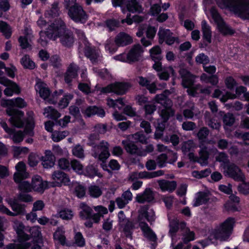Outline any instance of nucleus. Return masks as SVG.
I'll return each instance as SVG.
<instances>
[{"mask_svg":"<svg viewBox=\"0 0 249 249\" xmlns=\"http://www.w3.org/2000/svg\"><path fill=\"white\" fill-rule=\"evenodd\" d=\"M43 166L45 168H49L54 165L55 158L50 150H46L45 155L41 157Z\"/></svg>","mask_w":249,"mask_h":249,"instance_id":"b1692460","label":"nucleus"},{"mask_svg":"<svg viewBox=\"0 0 249 249\" xmlns=\"http://www.w3.org/2000/svg\"><path fill=\"white\" fill-rule=\"evenodd\" d=\"M8 82H6L5 84H1L6 87L3 91L4 95L10 97L14 94H18L20 92L19 87L15 82L9 79H8Z\"/></svg>","mask_w":249,"mask_h":249,"instance_id":"4be33fe9","label":"nucleus"},{"mask_svg":"<svg viewBox=\"0 0 249 249\" xmlns=\"http://www.w3.org/2000/svg\"><path fill=\"white\" fill-rule=\"evenodd\" d=\"M171 155L173 156V159L168 160L167 155L164 154H161L158 156L156 159V163L158 166L160 168H163L166 166L167 163L174 164L178 159L177 153L171 152Z\"/></svg>","mask_w":249,"mask_h":249,"instance_id":"412c9836","label":"nucleus"},{"mask_svg":"<svg viewBox=\"0 0 249 249\" xmlns=\"http://www.w3.org/2000/svg\"><path fill=\"white\" fill-rule=\"evenodd\" d=\"M179 73L182 78V86L185 88H188L187 92L189 95L195 96L198 90V87L194 86V76L184 69H181Z\"/></svg>","mask_w":249,"mask_h":249,"instance_id":"4468645a","label":"nucleus"},{"mask_svg":"<svg viewBox=\"0 0 249 249\" xmlns=\"http://www.w3.org/2000/svg\"><path fill=\"white\" fill-rule=\"evenodd\" d=\"M74 244L78 247H84L85 245V240L80 232H76L74 231Z\"/></svg>","mask_w":249,"mask_h":249,"instance_id":"680f3d73","label":"nucleus"},{"mask_svg":"<svg viewBox=\"0 0 249 249\" xmlns=\"http://www.w3.org/2000/svg\"><path fill=\"white\" fill-rule=\"evenodd\" d=\"M160 43L164 41L168 45H172L176 41V38L172 36V33L169 29L160 28L158 32Z\"/></svg>","mask_w":249,"mask_h":249,"instance_id":"6ab92c4d","label":"nucleus"},{"mask_svg":"<svg viewBox=\"0 0 249 249\" xmlns=\"http://www.w3.org/2000/svg\"><path fill=\"white\" fill-rule=\"evenodd\" d=\"M79 38L83 41L85 45V53L92 63H96L101 60L100 53L98 49L91 48L87 42L83 31L77 30L76 32Z\"/></svg>","mask_w":249,"mask_h":249,"instance_id":"ddd939ff","label":"nucleus"},{"mask_svg":"<svg viewBox=\"0 0 249 249\" xmlns=\"http://www.w3.org/2000/svg\"><path fill=\"white\" fill-rule=\"evenodd\" d=\"M77 70L78 67L76 65L71 64L70 65L65 76L66 82L69 83L72 79L76 77Z\"/></svg>","mask_w":249,"mask_h":249,"instance_id":"c9c22d12","label":"nucleus"},{"mask_svg":"<svg viewBox=\"0 0 249 249\" xmlns=\"http://www.w3.org/2000/svg\"><path fill=\"white\" fill-rule=\"evenodd\" d=\"M53 239L58 243L64 245L66 243V237L63 227H58L53 233Z\"/></svg>","mask_w":249,"mask_h":249,"instance_id":"58836bf2","label":"nucleus"},{"mask_svg":"<svg viewBox=\"0 0 249 249\" xmlns=\"http://www.w3.org/2000/svg\"><path fill=\"white\" fill-rule=\"evenodd\" d=\"M43 114L46 117L53 119H56L60 116V113L51 107L44 109Z\"/></svg>","mask_w":249,"mask_h":249,"instance_id":"de8ad7c7","label":"nucleus"},{"mask_svg":"<svg viewBox=\"0 0 249 249\" xmlns=\"http://www.w3.org/2000/svg\"><path fill=\"white\" fill-rule=\"evenodd\" d=\"M88 194L94 198L99 197L102 194L101 189L96 185H91L88 188Z\"/></svg>","mask_w":249,"mask_h":249,"instance_id":"864d4df0","label":"nucleus"},{"mask_svg":"<svg viewBox=\"0 0 249 249\" xmlns=\"http://www.w3.org/2000/svg\"><path fill=\"white\" fill-rule=\"evenodd\" d=\"M0 32L7 38L9 37L12 34L11 27L5 22L2 21H0Z\"/></svg>","mask_w":249,"mask_h":249,"instance_id":"13d9d810","label":"nucleus"},{"mask_svg":"<svg viewBox=\"0 0 249 249\" xmlns=\"http://www.w3.org/2000/svg\"><path fill=\"white\" fill-rule=\"evenodd\" d=\"M230 200L225 204V208L228 210L236 211L237 208L236 204H238L240 198L235 195H231L230 197Z\"/></svg>","mask_w":249,"mask_h":249,"instance_id":"79ce46f5","label":"nucleus"},{"mask_svg":"<svg viewBox=\"0 0 249 249\" xmlns=\"http://www.w3.org/2000/svg\"><path fill=\"white\" fill-rule=\"evenodd\" d=\"M221 9H227L243 19H249V0H216Z\"/></svg>","mask_w":249,"mask_h":249,"instance_id":"20e7f679","label":"nucleus"},{"mask_svg":"<svg viewBox=\"0 0 249 249\" xmlns=\"http://www.w3.org/2000/svg\"><path fill=\"white\" fill-rule=\"evenodd\" d=\"M32 187V190L39 193H43L46 189L50 187L49 182L43 181L39 176H35L33 178Z\"/></svg>","mask_w":249,"mask_h":249,"instance_id":"aec40b11","label":"nucleus"},{"mask_svg":"<svg viewBox=\"0 0 249 249\" xmlns=\"http://www.w3.org/2000/svg\"><path fill=\"white\" fill-rule=\"evenodd\" d=\"M21 63L24 68L33 69L35 67V63L31 60L28 55L24 56L21 59Z\"/></svg>","mask_w":249,"mask_h":249,"instance_id":"4d7b16f0","label":"nucleus"},{"mask_svg":"<svg viewBox=\"0 0 249 249\" xmlns=\"http://www.w3.org/2000/svg\"><path fill=\"white\" fill-rule=\"evenodd\" d=\"M155 219V214L153 209L147 207L141 208L138 216L139 225L144 236L152 241L156 240V235L144 220H146L151 223Z\"/></svg>","mask_w":249,"mask_h":249,"instance_id":"423d86ee","label":"nucleus"},{"mask_svg":"<svg viewBox=\"0 0 249 249\" xmlns=\"http://www.w3.org/2000/svg\"><path fill=\"white\" fill-rule=\"evenodd\" d=\"M146 172H132L129 175V180L134 181L138 178H146Z\"/></svg>","mask_w":249,"mask_h":249,"instance_id":"338daca9","label":"nucleus"},{"mask_svg":"<svg viewBox=\"0 0 249 249\" xmlns=\"http://www.w3.org/2000/svg\"><path fill=\"white\" fill-rule=\"evenodd\" d=\"M28 115L29 117L26 120V124L25 126L24 134L32 136L33 135V130L34 127L33 112H28Z\"/></svg>","mask_w":249,"mask_h":249,"instance_id":"4c0bfd02","label":"nucleus"},{"mask_svg":"<svg viewBox=\"0 0 249 249\" xmlns=\"http://www.w3.org/2000/svg\"><path fill=\"white\" fill-rule=\"evenodd\" d=\"M76 1L65 0L67 8L69 9L68 15L74 21L84 23L87 20L88 16L83 8L76 3Z\"/></svg>","mask_w":249,"mask_h":249,"instance_id":"9d476101","label":"nucleus"},{"mask_svg":"<svg viewBox=\"0 0 249 249\" xmlns=\"http://www.w3.org/2000/svg\"><path fill=\"white\" fill-rule=\"evenodd\" d=\"M13 151L14 157L16 158H21L27 154L29 149L26 147L13 146Z\"/></svg>","mask_w":249,"mask_h":249,"instance_id":"3c124183","label":"nucleus"},{"mask_svg":"<svg viewBox=\"0 0 249 249\" xmlns=\"http://www.w3.org/2000/svg\"><path fill=\"white\" fill-rule=\"evenodd\" d=\"M25 36H20L19 38V42L20 45L22 49L29 48L31 47L30 41L33 36L31 33V31L29 29H26L24 31Z\"/></svg>","mask_w":249,"mask_h":249,"instance_id":"cd10ccee","label":"nucleus"},{"mask_svg":"<svg viewBox=\"0 0 249 249\" xmlns=\"http://www.w3.org/2000/svg\"><path fill=\"white\" fill-rule=\"evenodd\" d=\"M119 221L123 226V224L126 223V225L123 228V230L124 234L127 237H131L132 234V224L130 222H126V219H125V216L124 213L123 211H121L119 212L118 214Z\"/></svg>","mask_w":249,"mask_h":249,"instance_id":"393cba45","label":"nucleus"},{"mask_svg":"<svg viewBox=\"0 0 249 249\" xmlns=\"http://www.w3.org/2000/svg\"><path fill=\"white\" fill-rule=\"evenodd\" d=\"M71 166L74 171L79 175L83 173V166L78 160L73 159L71 161Z\"/></svg>","mask_w":249,"mask_h":249,"instance_id":"5fc2aeb1","label":"nucleus"},{"mask_svg":"<svg viewBox=\"0 0 249 249\" xmlns=\"http://www.w3.org/2000/svg\"><path fill=\"white\" fill-rule=\"evenodd\" d=\"M6 201L15 212V214H16V216L25 212V205L18 203L17 199L10 198L6 199Z\"/></svg>","mask_w":249,"mask_h":249,"instance_id":"473e14b6","label":"nucleus"},{"mask_svg":"<svg viewBox=\"0 0 249 249\" xmlns=\"http://www.w3.org/2000/svg\"><path fill=\"white\" fill-rule=\"evenodd\" d=\"M186 226V224L184 222L178 223L177 220H173L170 221V230H169V235L172 238V245H173L174 240H175V233L178 231L179 227L183 229V228Z\"/></svg>","mask_w":249,"mask_h":249,"instance_id":"2f4dec72","label":"nucleus"},{"mask_svg":"<svg viewBox=\"0 0 249 249\" xmlns=\"http://www.w3.org/2000/svg\"><path fill=\"white\" fill-rule=\"evenodd\" d=\"M1 105L4 107H7L6 113L11 116L10 122L11 124L16 127H20L23 125L22 118L24 113L22 111L15 109L14 107L23 108L27 105L26 102L20 97L11 99H2Z\"/></svg>","mask_w":249,"mask_h":249,"instance_id":"f03ea898","label":"nucleus"},{"mask_svg":"<svg viewBox=\"0 0 249 249\" xmlns=\"http://www.w3.org/2000/svg\"><path fill=\"white\" fill-rule=\"evenodd\" d=\"M196 147V146L194 142L193 141L189 140L183 143L181 149L184 154H186L188 152L192 151Z\"/></svg>","mask_w":249,"mask_h":249,"instance_id":"0e129e2a","label":"nucleus"},{"mask_svg":"<svg viewBox=\"0 0 249 249\" xmlns=\"http://www.w3.org/2000/svg\"><path fill=\"white\" fill-rule=\"evenodd\" d=\"M127 9L132 13H141L142 11V6L136 0H129L126 4Z\"/></svg>","mask_w":249,"mask_h":249,"instance_id":"a19ab883","label":"nucleus"},{"mask_svg":"<svg viewBox=\"0 0 249 249\" xmlns=\"http://www.w3.org/2000/svg\"><path fill=\"white\" fill-rule=\"evenodd\" d=\"M210 199L209 194L207 192H200L196 194L193 206L197 207L206 203Z\"/></svg>","mask_w":249,"mask_h":249,"instance_id":"bb28decb","label":"nucleus"},{"mask_svg":"<svg viewBox=\"0 0 249 249\" xmlns=\"http://www.w3.org/2000/svg\"><path fill=\"white\" fill-rule=\"evenodd\" d=\"M15 168L16 172L14 175V179L16 183H19L18 188L19 190L26 192L32 191V185L28 181H22L29 176V174L26 172L25 163L22 161L19 162L16 165Z\"/></svg>","mask_w":249,"mask_h":249,"instance_id":"1a4fd4ad","label":"nucleus"},{"mask_svg":"<svg viewBox=\"0 0 249 249\" xmlns=\"http://www.w3.org/2000/svg\"><path fill=\"white\" fill-rule=\"evenodd\" d=\"M217 161L221 162V167L225 176L232 178L236 181H242L245 179V176L240 168L233 163H230L228 158L225 153L220 152L216 156Z\"/></svg>","mask_w":249,"mask_h":249,"instance_id":"0eeeda50","label":"nucleus"},{"mask_svg":"<svg viewBox=\"0 0 249 249\" xmlns=\"http://www.w3.org/2000/svg\"><path fill=\"white\" fill-rule=\"evenodd\" d=\"M70 189L79 198H82L85 195V189L84 186L78 182H73L70 186Z\"/></svg>","mask_w":249,"mask_h":249,"instance_id":"e433bc0d","label":"nucleus"},{"mask_svg":"<svg viewBox=\"0 0 249 249\" xmlns=\"http://www.w3.org/2000/svg\"><path fill=\"white\" fill-rule=\"evenodd\" d=\"M107 104L110 107L114 108H118L119 109H121L124 107L125 103L124 99L120 98L116 100L108 99Z\"/></svg>","mask_w":249,"mask_h":249,"instance_id":"09e8293b","label":"nucleus"},{"mask_svg":"<svg viewBox=\"0 0 249 249\" xmlns=\"http://www.w3.org/2000/svg\"><path fill=\"white\" fill-rule=\"evenodd\" d=\"M137 80L140 85L146 87L150 93H155L156 92V87L154 83L150 84L151 81L142 76L139 77Z\"/></svg>","mask_w":249,"mask_h":249,"instance_id":"ea45409f","label":"nucleus"},{"mask_svg":"<svg viewBox=\"0 0 249 249\" xmlns=\"http://www.w3.org/2000/svg\"><path fill=\"white\" fill-rule=\"evenodd\" d=\"M201 28L204 39H205L208 43H211L212 37L211 28L205 20H203L202 21Z\"/></svg>","mask_w":249,"mask_h":249,"instance_id":"37998d69","label":"nucleus"},{"mask_svg":"<svg viewBox=\"0 0 249 249\" xmlns=\"http://www.w3.org/2000/svg\"><path fill=\"white\" fill-rule=\"evenodd\" d=\"M245 178L241 181L243 182L238 185V190L240 193L246 195L249 194V183L245 182Z\"/></svg>","mask_w":249,"mask_h":249,"instance_id":"774afa93","label":"nucleus"},{"mask_svg":"<svg viewBox=\"0 0 249 249\" xmlns=\"http://www.w3.org/2000/svg\"><path fill=\"white\" fill-rule=\"evenodd\" d=\"M130 87L127 83H116L103 88L102 91L104 93H114L117 94H124Z\"/></svg>","mask_w":249,"mask_h":249,"instance_id":"f3484780","label":"nucleus"},{"mask_svg":"<svg viewBox=\"0 0 249 249\" xmlns=\"http://www.w3.org/2000/svg\"><path fill=\"white\" fill-rule=\"evenodd\" d=\"M35 89L39 96L44 100H46L50 95V91L47 85L40 80H37Z\"/></svg>","mask_w":249,"mask_h":249,"instance_id":"5701e85b","label":"nucleus"},{"mask_svg":"<svg viewBox=\"0 0 249 249\" xmlns=\"http://www.w3.org/2000/svg\"><path fill=\"white\" fill-rule=\"evenodd\" d=\"M30 232L33 238V241L37 242L39 244L42 243V236L40 228L38 226H34L30 230Z\"/></svg>","mask_w":249,"mask_h":249,"instance_id":"c03bdc74","label":"nucleus"},{"mask_svg":"<svg viewBox=\"0 0 249 249\" xmlns=\"http://www.w3.org/2000/svg\"><path fill=\"white\" fill-rule=\"evenodd\" d=\"M158 182L160 188L163 192H172L175 190L177 187V183L175 181L159 180Z\"/></svg>","mask_w":249,"mask_h":249,"instance_id":"c85d7f7f","label":"nucleus"},{"mask_svg":"<svg viewBox=\"0 0 249 249\" xmlns=\"http://www.w3.org/2000/svg\"><path fill=\"white\" fill-rule=\"evenodd\" d=\"M69 132L67 131H54L52 132L51 138L54 142H58L68 136Z\"/></svg>","mask_w":249,"mask_h":249,"instance_id":"8fccbe9b","label":"nucleus"},{"mask_svg":"<svg viewBox=\"0 0 249 249\" xmlns=\"http://www.w3.org/2000/svg\"><path fill=\"white\" fill-rule=\"evenodd\" d=\"M183 230L184 234L183 240L185 243L193 241L195 239V233L193 231H190L186 226Z\"/></svg>","mask_w":249,"mask_h":249,"instance_id":"e2e57ef3","label":"nucleus"},{"mask_svg":"<svg viewBox=\"0 0 249 249\" xmlns=\"http://www.w3.org/2000/svg\"><path fill=\"white\" fill-rule=\"evenodd\" d=\"M58 15V7L57 3H54L52 5L51 9L47 11L45 14V17L48 18H54Z\"/></svg>","mask_w":249,"mask_h":249,"instance_id":"69168bd1","label":"nucleus"},{"mask_svg":"<svg viewBox=\"0 0 249 249\" xmlns=\"http://www.w3.org/2000/svg\"><path fill=\"white\" fill-rule=\"evenodd\" d=\"M143 52L144 49L140 44H135L132 46L127 53V60L130 63L141 61L143 58Z\"/></svg>","mask_w":249,"mask_h":249,"instance_id":"a211bd4d","label":"nucleus"},{"mask_svg":"<svg viewBox=\"0 0 249 249\" xmlns=\"http://www.w3.org/2000/svg\"><path fill=\"white\" fill-rule=\"evenodd\" d=\"M108 146V142L104 141H101L99 144L93 146L92 156L104 162L110 155Z\"/></svg>","mask_w":249,"mask_h":249,"instance_id":"2eb2a0df","label":"nucleus"},{"mask_svg":"<svg viewBox=\"0 0 249 249\" xmlns=\"http://www.w3.org/2000/svg\"><path fill=\"white\" fill-rule=\"evenodd\" d=\"M82 175L91 178H94L95 176L99 178L102 177V175L98 172L97 169L93 165L87 166L84 169Z\"/></svg>","mask_w":249,"mask_h":249,"instance_id":"72a5a7b5","label":"nucleus"},{"mask_svg":"<svg viewBox=\"0 0 249 249\" xmlns=\"http://www.w3.org/2000/svg\"><path fill=\"white\" fill-rule=\"evenodd\" d=\"M72 153L74 156L79 159H84L85 157L83 148L79 144L76 145L73 147Z\"/></svg>","mask_w":249,"mask_h":249,"instance_id":"bf43d9fd","label":"nucleus"},{"mask_svg":"<svg viewBox=\"0 0 249 249\" xmlns=\"http://www.w3.org/2000/svg\"><path fill=\"white\" fill-rule=\"evenodd\" d=\"M154 199L152 191L149 189H146L143 193H140L137 195L136 199L137 202L143 203L145 202H150Z\"/></svg>","mask_w":249,"mask_h":249,"instance_id":"c756f323","label":"nucleus"},{"mask_svg":"<svg viewBox=\"0 0 249 249\" xmlns=\"http://www.w3.org/2000/svg\"><path fill=\"white\" fill-rule=\"evenodd\" d=\"M206 14L208 17H212L214 22L217 24V28L220 32L223 35H232L234 33L232 29L230 28L223 20L217 11L214 8H212L210 11H207L205 8Z\"/></svg>","mask_w":249,"mask_h":249,"instance_id":"9b49d317","label":"nucleus"},{"mask_svg":"<svg viewBox=\"0 0 249 249\" xmlns=\"http://www.w3.org/2000/svg\"><path fill=\"white\" fill-rule=\"evenodd\" d=\"M52 182H49L50 187H60L64 185H70L69 177L65 173L60 171H54L52 175Z\"/></svg>","mask_w":249,"mask_h":249,"instance_id":"dca6fc26","label":"nucleus"},{"mask_svg":"<svg viewBox=\"0 0 249 249\" xmlns=\"http://www.w3.org/2000/svg\"><path fill=\"white\" fill-rule=\"evenodd\" d=\"M150 55L154 61H160L162 59L161 50L160 46H155L149 50Z\"/></svg>","mask_w":249,"mask_h":249,"instance_id":"a18cd8bd","label":"nucleus"},{"mask_svg":"<svg viewBox=\"0 0 249 249\" xmlns=\"http://www.w3.org/2000/svg\"><path fill=\"white\" fill-rule=\"evenodd\" d=\"M235 220L232 217H229L223 222L215 226L213 228L209 230L208 238L227 241L232 233L233 229L235 225Z\"/></svg>","mask_w":249,"mask_h":249,"instance_id":"39448f33","label":"nucleus"},{"mask_svg":"<svg viewBox=\"0 0 249 249\" xmlns=\"http://www.w3.org/2000/svg\"><path fill=\"white\" fill-rule=\"evenodd\" d=\"M132 37L128 34L124 33H120L115 38V42L118 46L123 47L132 42Z\"/></svg>","mask_w":249,"mask_h":249,"instance_id":"a878e982","label":"nucleus"},{"mask_svg":"<svg viewBox=\"0 0 249 249\" xmlns=\"http://www.w3.org/2000/svg\"><path fill=\"white\" fill-rule=\"evenodd\" d=\"M57 37L60 38L62 44L66 47L71 46L74 42L72 34L66 30L65 24L60 19L55 20L47 32L40 31L39 42L45 46L48 38L55 40Z\"/></svg>","mask_w":249,"mask_h":249,"instance_id":"f257e3e1","label":"nucleus"},{"mask_svg":"<svg viewBox=\"0 0 249 249\" xmlns=\"http://www.w3.org/2000/svg\"><path fill=\"white\" fill-rule=\"evenodd\" d=\"M83 113L87 117H90L93 115L103 117L105 116V111L103 109L96 107H89L83 111Z\"/></svg>","mask_w":249,"mask_h":249,"instance_id":"f704fd0d","label":"nucleus"},{"mask_svg":"<svg viewBox=\"0 0 249 249\" xmlns=\"http://www.w3.org/2000/svg\"><path fill=\"white\" fill-rule=\"evenodd\" d=\"M246 90V88L240 86L236 89L235 94H232L229 92H227L225 94H223L220 90L216 89L214 90L213 97L219 98L222 102H225L228 99H235L243 94L245 99L249 101V93L247 92Z\"/></svg>","mask_w":249,"mask_h":249,"instance_id":"f8f14e48","label":"nucleus"},{"mask_svg":"<svg viewBox=\"0 0 249 249\" xmlns=\"http://www.w3.org/2000/svg\"><path fill=\"white\" fill-rule=\"evenodd\" d=\"M129 139L134 140L135 142H140L145 144L147 142L148 137H146L142 133L139 132L130 136Z\"/></svg>","mask_w":249,"mask_h":249,"instance_id":"603ef678","label":"nucleus"},{"mask_svg":"<svg viewBox=\"0 0 249 249\" xmlns=\"http://www.w3.org/2000/svg\"><path fill=\"white\" fill-rule=\"evenodd\" d=\"M13 228L18 235V243H13L6 246L7 249H28L31 246L30 242H27L30 239V236L24 232L25 227L20 221L14 222Z\"/></svg>","mask_w":249,"mask_h":249,"instance_id":"6e6552de","label":"nucleus"},{"mask_svg":"<svg viewBox=\"0 0 249 249\" xmlns=\"http://www.w3.org/2000/svg\"><path fill=\"white\" fill-rule=\"evenodd\" d=\"M174 71L173 69L171 67H169L163 69L158 75L160 79L167 80L169 78V75L170 74L174 75Z\"/></svg>","mask_w":249,"mask_h":249,"instance_id":"6e6d98bb","label":"nucleus"},{"mask_svg":"<svg viewBox=\"0 0 249 249\" xmlns=\"http://www.w3.org/2000/svg\"><path fill=\"white\" fill-rule=\"evenodd\" d=\"M59 215L62 219L68 220L72 218L74 213L70 209H64L59 211Z\"/></svg>","mask_w":249,"mask_h":249,"instance_id":"052dcab7","label":"nucleus"},{"mask_svg":"<svg viewBox=\"0 0 249 249\" xmlns=\"http://www.w3.org/2000/svg\"><path fill=\"white\" fill-rule=\"evenodd\" d=\"M80 208L82 211L80 212V216L83 219H88L90 218L91 215L92 209L85 203L80 204Z\"/></svg>","mask_w":249,"mask_h":249,"instance_id":"49530a36","label":"nucleus"},{"mask_svg":"<svg viewBox=\"0 0 249 249\" xmlns=\"http://www.w3.org/2000/svg\"><path fill=\"white\" fill-rule=\"evenodd\" d=\"M165 93H166V91L163 94L157 95L155 98V102L157 103L160 104L163 106V108L160 110V114L163 119V123H159L156 127L154 134V138L156 140L161 138L165 122L170 116H172L174 114V111L171 108L172 101L166 97L165 95Z\"/></svg>","mask_w":249,"mask_h":249,"instance_id":"7ed1b4c3","label":"nucleus"},{"mask_svg":"<svg viewBox=\"0 0 249 249\" xmlns=\"http://www.w3.org/2000/svg\"><path fill=\"white\" fill-rule=\"evenodd\" d=\"M122 143L124 145L126 151L130 154H137L141 156H145L146 154L142 153L141 150L139 149L137 146L129 141H123Z\"/></svg>","mask_w":249,"mask_h":249,"instance_id":"7c9ffc66","label":"nucleus"}]
</instances>
